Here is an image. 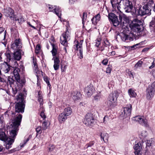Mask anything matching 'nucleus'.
I'll use <instances>...</instances> for the list:
<instances>
[{
	"instance_id": "f257e3e1",
	"label": "nucleus",
	"mask_w": 155,
	"mask_h": 155,
	"mask_svg": "<svg viewBox=\"0 0 155 155\" xmlns=\"http://www.w3.org/2000/svg\"><path fill=\"white\" fill-rule=\"evenodd\" d=\"M108 18L114 26L117 27V29L121 32L120 35L123 41L127 42L134 40L133 38L125 33V31H129V24L127 22L128 18L126 15L120 14L119 17L120 22L118 20L117 16L112 13L109 14Z\"/></svg>"
},
{
	"instance_id": "f03ea898",
	"label": "nucleus",
	"mask_w": 155,
	"mask_h": 155,
	"mask_svg": "<svg viewBox=\"0 0 155 155\" xmlns=\"http://www.w3.org/2000/svg\"><path fill=\"white\" fill-rule=\"evenodd\" d=\"M22 115L18 114L16 117L12 121V127L13 129H12L10 133V137L7 139L6 142V149H9L12 147L15 140L19 130L18 127L20 125L21 121Z\"/></svg>"
},
{
	"instance_id": "7ed1b4c3",
	"label": "nucleus",
	"mask_w": 155,
	"mask_h": 155,
	"mask_svg": "<svg viewBox=\"0 0 155 155\" xmlns=\"http://www.w3.org/2000/svg\"><path fill=\"white\" fill-rule=\"evenodd\" d=\"M111 4L114 9L121 12L120 9H124L126 12H131L132 15L135 14L136 9L133 8L132 3L128 0H111Z\"/></svg>"
},
{
	"instance_id": "20e7f679",
	"label": "nucleus",
	"mask_w": 155,
	"mask_h": 155,
	"mask_svg": "<svg viewBox=\"0 0 155 155\" xmlns=\"http://www.w3.org/2000/svg\"><path fill=\"white\" fill-rule=\"evenodd\" d=\"M25 95L21 93L17 95L15 101V111L18 113L24 112L25 105Z\"/></svg>"
},
{
	"instance_id": "39448f33",
	"label": "nucleus",
	"mask_w": 155,
	"mask_h": 155,
	"mask_svg": "<svg viewBox=\"0 0 155 155\" xmlns=\"http://www.w3.org/2000/svg\"><path fill=\"white\" fill-rule=\"evenodd\" d=\"M128 26L130 27L131 31L137 33H139L143 29L142 21L137 18L134 19L131 23L128 25Z\"/></svg>"
},
{
	"instance_id": "423d86ee",
	"label": "nucleus",
	"mask_w": 155,
	"mask_h": 155,
	"mask_svg": "<svg viewBox=\"0 0 155 155\" xmlns=\"http://www.w3.org/2000/svg\"><path fill=\"white\" fill-rule=\"evenodd\" d=\"M119 95V92L117 91H115L110 94L107 98L106 104L107 107L109 109H111L115 105L117 101V99Z\"/></svg>"
},
{
	"instance_id": "0eeeda50",
	"label": "nucleus",
	"mask_w": 155,
	"mask_h": 155,
	"mask_svg": "<svg viewBox=\"0 0 155 155\" xmlns=\"http://www.w3.org/2000/svg\"><path fill=\"white\" fill-rule=\"evenodd\" d=\"M2 11L6 16L9 17L12 20L17 21L19 23L24 21V18L22 17L20 18H17L16 16L14 14L13 10L10 7H8L4 8Z\"/></svg>"
},
{
	"instance_id": "6e6552de",
	"label": "nucleus",
	"mask_w": 155,
	"mask_h": 155,
	"mask_svg": "<svg viewBox=\"0 0 155 155\" xmlns=\"http://www.w3.org/2000/svg\"><path fill=\"white\" fill-rule=\"evenodd\" d=\"M150 7V5L146 4L142 7L140 8L139 9L136 10L135 15H144L147 14H150L151 11Z\"/></svg>"
},
{
	"instance_id": "1a4fd4ad",
	"label": "nucleus",
	"mask_w": 155,
	"mask_h": 155,
	"mask_svg": "<svg viewBox=\"0 0 155 155\" xmlns=\"http://www.w3.org/2000/svg\"><path fill=\"white\" fill-rule=\"evenodd\" d=\"M132 110V106L130 104L127 105L122 110L120 114V117L121 119H124L129 117Z\"/></svg>"
},
{
	"instance_id": "9d476101",
	"label": "nucleus",
	"mask_w": 155,
	"mask_h": 155,
	"mask_svg": "<svg viewBox=\"0 0 155 155\" xmlns=\"http://www.w3.org/2000/svg\"><path fill=\"white\" fill-rule=\"evenodd\" d=\"M95 121L93 114L88 113L85 116L83 123L87 126L90 127L93 125Z\"/></svg>"
},
{
	"instance_id": "9b49d317",
	"label": "nucleus",
	"mask_w": 155,
	"mask_h": 155,
	"mask_svg": "<svg viewBox=\"0 0 155 155\" xmlns=\"http://www.w3.org/2000/svg\"><path fill=\"white\" fill-rule=\"evenodd\" d=\"M83 41L81 40L80 42L78 41H74V45L73 46V48L75 50H78L79 48V53L80 54V56L79 58L81 59L83 58V50L82 48V45Z\"/></svg>"
},
{
	"instance_id": "f8f14e48",
	"label": "nucleus",
	"mask_w": 155,
	"mask_h": 155,
	"mask_svg": "<svg viewBox=\"0 0 155 155\" xmlns=\"http://www.w3.org/2000/svg\"><path fill=\"white\" fill-rule=\"evenodd\" d=\"M31 58L32 59V64L33 66V68H34L36 74V76L38 80L39 76L40 75L39 74L41 73L43 76V72L42 71H40L38 70V65L37 64V59L34 57H31Z\"/></svg>"
},
{
	"instance_id": "ddd939ff",
	"label": "nucleus",
	"mask_w": 155,
	"mask_h": 155,
	"mask_svg": "<svg viewBox=\"0 0 155 155\" xmlns=\"http://www.w3.org/2000/svg\"><path fill=\"white\" fill-rule=\"evenodd\" d=\"M155 92V83H153L151 85L149 86L147 88V97L150 99V98L153 97Z\"/></svg>"
},
{
	"instance_id": "4468645a",
	"label": "nucleus",
	"mask_w": 155,
	"mask_h": 155,
	"mask_svg": "<svg viewBox=\"0 0 155 155\" xmlns=\"http://www.w3.org/2000/svg\"><path fill=\"white\" fill-rule=\"evenodd\" d=\"M69 32L67 30L65 33L62 34V37L60 38V42L61 44L67 46V39L70 37Z\"/></svg>"
},
{
	"instance_id": "2eb2a0df",
	"label": "nucleus",
	"mask_w": 155,
	"mask_h": 155,
	"mask_svg": "<svg viewBox=\"0 0 155 155\" xmlns=\"http://www.w3.org/2000/svg\"><path fill=\"white\" fill-rule=\"evenodd\" d=\"M69 32L67 30L65 33L62 34V37L60 38V42L61 44L67 46V39L70 37Z\"/></svg>"
},
{
	"instance_id": "dca6fc26",
	"label": "nucleus",
	"mask_w": 155,
	"mask_h": 155,
	"mask_svg": "<svg viewBox=\"0 0 155 155\" xmlns=\"http://www.w3.org/2000/svg\"><path fill=\"white\" fill-rule=\"evenodd\" d=\"M13 58L12 59L13 61L12 66L16 67L18 65L17 61H19L21 58V53L18 51L14 52L13 54Z\"/></svg>"
},
{
	"instance_id": "f3484780",
	"label": "nucleus",
	"mask_w": 155,
	"mask_h": 155,
	"mask_svg": "<svg viewBox=\"0 0 155 155\" xmlns=\"http://www.w3.org/2000/svg\"><path fill=\"white\" fill-rule=\"evenodd\" d=\"M48 8L50 11L55 12V14L60 18H61V10L59 7L49 5Z\"/></svg>"
},
{
	"instance_id": "a211bd4d",
	"label": "nucleus",
	"mask_w": 155,
	"mask_h": 155,
	"mask_svg": "<svg viewBox=\"0 0 155 155\" xmlns=\"http://www.w3.org/2000/svg\"><path fill=\"white\" fill-rule=\"evenodd\" d=\"M134 120L138 122L139 124L143 126L146 127L149 126L147 120L144 117L140 116H136L134 117Z\"/></svg>"
},
{
	"instance_id": "6ab92c4d",
	"label": "nucleus",
	"mask_w": 155,
	"mask_h": 155,
	"mask_svg": "<svg viewBox=\"0 0 155 155\" xmlns=\"http://www.w3.org/2000/svg\"><path fill=\"white\" fill-rule=\"evenodd\" d=\"M20 71V70L18 68H16L14 69L13 74L16 81L19 83L21 84L24 83V81L20 79V77L19 73Z\"/></svg>"
},
{
	"instance_id": "aec40b11",
	"label": "nucleus",
	"mask_w": 155,
	"mask_h": 155,
	"mask_svg": "<svg viewBox=\"0 0 155 155\" xmlns=\"http://www.w3.org/2000/svg\"><path fill=\"white\" fill-rule=\"evenodd\" d=\"M4 54L7 61L9 62L10 64L12 66L13 61L12 59L13 58V54L10 51L8 50Z\"/></svg>"
},
{
	"instance_id": "412c9836",
	"label": "nucleus",
	"mask_w": 155,
	"mask_h": 155,
	"mask_svg": "<svg viewBox=\"0 0 155 155\" xmlns=\"http://www.w3.org/2000/svg\"><path fill=\"white\" fill-rule=\"evenodd\" d=\"M134 148L135 150V155H141V151L142 148L141 143H139L135 144Z\"/></svg>"
},
{
	"instance_id": "4be33fe9",
	"label": "nucleus",
	"mask_w": 155,
	"mask_h": 155,
	"mask_svg": "<svg viewBox=\"0 0 155 155\" xmlns=\"http://www.w3.org/2000/svg\"><path fill=\"white\" fill-rule=\"evenodd\" d=\"M29 140V138L28 137L27 139L25 141H24L23 143L22 144L21 143L20 147H18L17 148H14L10 150H9L8 151V153L9 154L12 153L16 151H18L20 150L21 149V148H22L24 147V145H25L28 141Z\"/></svg>"
},
{
	"instance_id": "5701e85b",
	"label": "nucleus",
	"mask_w": 155,
	"mask_h": 155,
	"mask_svg": "<svg viewBox=\"0 0 155 155\" xmlns=\"http://www.w3.org/2000/svg\"><path fill=\"white\" fill-rule=\"evenodd\" d=\"M53 59L54 61L53 67L54 70L57 71L59 68L60 61L59 58L56 56L54 57Z\"/></svg>"
},
{
	"instance_id": "b1692460",
	"label": "nucleus",
	"mask_w": 155,
	"mask_h": 155,
	"mask_svg": "<svg viewBox=\"0 0 155 155\" xmlns=\"http://www.w3.org/2000/svg\"><path fill=\"white\" fill-rule=\"evenodd\" d=\"M94 89L93 87L91 85L85 87L84 89V92L88 96H90L94 92Z\"/></svg>"
},
{
	"instance_id": "393cba45",
	"label": "nucleus",
	"mask_w": 155,
	"mask_h": 155,
	"mask_svg": "<svg viewBox=\"0 0 155 155\" xmlns=\"http://www.w3.org/2000/svg\"><path fill=\"white\" fill-rule=\"evenodd\" d=\"M68 117L66 114H65V113L62 112L60 114L58 117V120L59 122L62 123L64 122L68 118Z\"/></svg>"
},
{
	"instance_id": "a878e982",
	"label": "nucleus",
	"mask_w": 155,
	"mask_h": 155,
	"mask_svg": "<svg viewBox=\"0 0 155 155\" xmlns=\"http://www.w3.org/2000/svg\"><path fill=\"white\" fill-rule=\"evenodd\" d=\"M9 137L5 134V132L2 131H0V140L5 141V148H6V142Z\"/></svg>"
},
{
	"instance_id": "bb28decb",
	"label": "nucleus",
	"mask_w": 155,
	"mask_h": 155,
	"mask_svg": "<svg viewBox=\"0 0 155 155\" xmlns=\"http://www.w3.org/2000/svg\"><path fill=\"white\" fill-rule=\"evenodd\" d=\"M81 96V94L79 92L73 91L71 94V96L73 100L75 101L79 99Z\"/></svg>"
},
{
	"instance_id": "cd10ccee",
	"label": "nucleus",
	"mask_w": 155,
	"mask_h": 155,
	"mask_svg": "<svg viewBox=\"0 0 155 155\" xmlns=\"http://www.w3.org/2000/svg\"><path fill=\"white\" fill-rule=\"evenodd\" d=\"M101 18V16L98 14L95 16L93 18L91 19V21L92 23L94 25L97 24V23L99 21Z\"/></svg>"
},
{
	"instance_id": "c85d7f7f",
	"label": "nucleus",
	"mask_w": 155,
	"mask_h": 155,
	"mask_svg": "<svg viewBox=\"0 0 155 155\" xmlns=\"http://www.w3.org/2000/svg\"><path fill=\"white\" fill-rule=\"evenodd\" d=\"M63 112L69 116L71 114L72 111L71 107H68L65 108Z\"/></svg>"
},
{
	"instance_id": "c756f323",
	"label": "nucleus",
	"mask_w": 155,
	"mask_h": 155,
	"mask_svg": "<svg viewBox=\"0 0 155 155\" xmlns=\"http://www.w3.org/2000/svg\"><path fill=\"white\" fill-rule=\"evenodd\" d=\"M16 45L17 46H18V49H20L22 47V43L20 39H18L15 40L14 42V45Z\"/></svg>"
},
{
	"instance_id": "7c9ffc66",
	"label": "nucleus",
	"mask_w": 155,
	"mask_h": 155,
	"mask_svg": "<svg viewBox=\"0 0 155 155\" xmlns=\"http://www.w3.org/2000/svg\"><path fill=\"white\" fill-rule=\"evenodd\" d=\"M12 67L9 65H7L5 68L2 69L3 71L5 74L8 73L9 72H12V71H10V70Z\"/></svg>"
},
{
	"instance_id": "2f4dec72",
	"label": "nucleus",
	"mask_w": 155,
	"mask_h": 155,
	"mask_svg": "<svg viewBox=\"0 0 155 155\" xmlns=\"http://www.w3.org/2000/svg\"><path fill=\"white\" fill-rule=\"evenodd\" d=\"M128 93L130 97H135L137 95V94L135 91L131 88L128 90Z\"/></svg>"
},
{
	"instance_id": "473e14b6",
	"label": "nucleus",
	"mask_w": 155,
	"mask_h": 155,
	"mask_svg": "<svg viewBox=\"0 0 155 155\" xmlns=\"http://www.w3.org/2000/svg\"><path fill=\"white\" fill-rule=\"evenodd\" d=\"M101 138L105 142H107L108 141V134L107 133L105 134H101Z\"/></svg>"
},
{
	"instance_id": "72a5a7b5",
	"label": "nucleus",
	"mask_w": 155,
	"mask_h": 155,
	"mask_svg": "<svg viewBox=\"0 0 155 155\" xmlns=\"http://www.w3.org/2000/svg\"><path fill=\"white\" fill-rule=\"evenodd\" d=\"M52 47V50L51 51L52 54L53 56H55L57 52V49L55 45L51 44Z\"/></svg>"
},
{
	"instance_id": "f704fd0d",
	"label": "nucleus",
	"mask_w": 155,
	"mask_h": 155,
	"mask_svg": "<svg viewBox=\"0 0 155 155\" xmlns=\"http://www.w3.org/2000/svg\"><path fill=\"white\" fill-rule=\"evenodd\" d=\"M40 111L41 112L40 113V116L42 118L44 119L46 118V117L44 113L45 110L43 107H40Z\"/></svg>"
},
{
	"instance_id": "c9c22d12",
	"label": "nucleus",
	"mask_w": 155,
	"mask_h": 155,
	"mask_svg": "<svg viewBox=\"0 0 155 155\" xmlns=\"http://www.w3.org/2000/svg\"><path fill=\"white\" fill-rule=\"evenodd\" d=\"M6 35V31L5 30L3 33L0 34V40L5 41Z\"/></svg>"
},
{
	"instance_id": "e433bc0d",
	"label": "nucleus",
	"mask_w": 155,
	"mask_h": 155,
	"mask_svg": "<svg viewBox=\"0 0 155 155\" xmlns=\"http://www.w3.org/2000/svg\"><path fill=\"white\" fill-rule=\"evenodd\" d=\"M41 51V46L40 44H38L36 47L35 53L36 54H39Z\"/></svg>"
},
{
	"instance_id": "4c0bfd02",
	"label": "nucleus",
	"mask_w": 155,
	"mask_h": 155,
	"mask_svg": "<svg viewBox=\"0 0 155 155\" xmlns=\"http://www.w3.org/2000/svg\"><path fill=\"white\" fill-rule=\"evenodd\" d=\"M43 78L44 81L47 84L48 86V87H50L51 86V85L49 82L50 79L47 76H44Z\"/></svg>"
},
{
	"instance_id": "58836bf2",
	"label": "nucleus",
	"mask_w": 155,
	"mask_h": 155,
	"mask_svg": "<svg viewBox=\"0 0 155 155\" xmlns=\"http://www.w3.org/2000/svg\"><path fill=\"white\" fill-rule=\"evenodd\" d=\"M143 62L141 61H139L135 65L134 68L136 69L139 67H140L143 64Z\"/></svg>"
},
{
	"instance_id": "ea45409f",
	"label": "nucleus",
	"mask_w": 155,
	"mask_h": 155,
	"mask_svg": "<svg viewBox=\"0 0 155 155\" xmlns=\"http://www.w3.org/2000/svg\"><path fill=\"white\" fill-rule=\"evenodd\" d=\"M87 13L85 12H83V16L82 17V24L83 25V26L84 25V20H85L86 19V18H87Z\"/></svg>"
},
{
	"instance_id": "a19ab883",
	"label": "nucleus",
	"mask_w": 155,
	"mask_h": 155,
	"mask_svg": "<svg viewBox=\"0 0 155 155\" xmlns=\"http://www.w3.org/2000/svg\"><path fill=\"white\" fill-rule=\"evenodd\" d=\"M147 135V133L145 130L142 131L140 134V135L143 137H146Z\"/></svg>"
},
{
	"instance_id": "79ce46f5",
	"label": "nucleus",
	"mask_w": 155,
	"mask_h": 155,
	"mask_svg": "<svg viewBox=\"0 0 155 155\" xmlns=\"http://www.w3.org/2000/svg\"><path fill=\"white\" fill-rule=\"evenodd\" d=\"M94 141H91L89 143L86 145L85 146V147L87 148L89 147H91L94 144Z\"/></svg>"
},
{
	"instance_id": "37998d69",
	"label": "nucleus",
	"mask_w": 155,
	"mask_h": 155,
	"mask_svg": "<svg viewBox=\"0 0 155 155\" xmlns=\"http://www.w3.org/2000/svg\"><path fill=\"white\" fill-rule=\"evenodd\" d=\"M143 2L146 3V4H147L150 5H151L153 3V0H143Z\"/></svg>"
},
{
	"instance_id": "c03bdc74",
	"label": "nucleus",
	"mask_w": 155,
	"mask_h": 155,
	"mask_svg": "<svg viewBox=\"0 0 155 155\" xmlns=\"http://www.w3.org/2000/svg\"><path fill=\"white\" fill-rule=\"evenodd\" d=\"M14 43H13L11 45V48H12L15 50H20V49H18V46H17L16 44L15 45H14Z\"/></svg>"
},
{
	"instance_id": "a18cd8bd",
	"label": "nucleus",
	"mask_w": 155,
	"mask_h": 155,
	"mask_svg": "<svg viewBox=\"0 0 155 155\" xmlns=\"http://www.w3.org/2000/svg\"><path fill=\"white\" fill-rule=\"evenodd\" d=\"M42 129L40 126H38L36 128V130L37 133L41 134L42 133Z\"/></svg>"
},
{
	"instance_id": "49530a36",
	"label": "nucleus",
	"mask_w": 155,
	"mask_h": 155,
	"mask_svg": "<svg viewBox=\"0 0 155 155\" xmlns=\"http://www.w3.org/2000/svg\"><path fill=\"white\" fill-rule=\"evenodd\" d=\"M38 101L39 102L40 104V107H43V103H42L43 101V97H38Z\"/></svg>"
},
{
	"instance_id": "de8ad7c7",
	"label": "nucleus",
	"mask_w": 155,
	"mask_h": 155,
	"mask_svg": "<svg viewBox=\"0 0 155 155\" xmlns=\"http://www.w3.org/2000/svg\"><path fill=\"white\" fill-rule=\"evenodd\" d=\"M47 128V123L45 121H44L42 124V129L44 130H45Z\"/></svg>"
},
{
	"instance_id": "09e8293b",
	"label": "nucleus",
	"mask_w": 155,
	"mask_h": 155,
	"mask_svg": "<svg viewBox=\"0 0 155 155\" xmlns=\"http://www.w3.org/2000/svg\"><path fill=\"white\" fill-rule=\"evenodd\" d=\"M67 65H63L62 64L61 65V69L62 72H64L66 68Z\"/></svg>"
},
{
	"instance_id": "8fccbe9b",
	"label": "nucleus",
	"mask_w": 155,
	"mask_h": 155,
	"mask_svg": "<svg viewBox=\"0 0 155 155\" xmlns=\"http://www.w3.org/2000/svg\"><path fill=\"white\" fill-rule=\"evenodd\" d=\"M12 95L13 96H15V94L17 93V89L16 88H12Z\"/></svg>"
},
{
	"instance_id": "3c124183",
	"label": "nucleus",
	"mask_w": 155,
	"mask_h": 155,
	"mask_svg": "<svg viewBox=\"0 0 155 155\" xmlns=\"http://www.w3.org/2000/svg\"><path fill=\"white\" fill-rule=\"evenodd\" d=\"M55 148L54 145H52L48 147V149L49 151L51 152Z\"/></svg>"
},
{
	"instance_id": "603ef678",
	"label": "nucleus",
	"mask_w": 155,
	"mask_h": 155,
	"mask_svg": "<svg viewBox=\"0 0 155 155\" xmlns=\"http://www.w3.org/2000/svg\"><path fill=\"white\" fill-rule=\"evenodd\" d=\"M108 62V60L107 59H105L102 61V63L104 65H106L107 64Z\"/></svg>"
},
{
	"instance_id": "864d4df0",
	"label": "nucleus",
	"mask_w": 155,
	"mask_h": 155,
	"mask_svg": "<svg viewBox=\"0 0 155 155\" xmlns=\"http://www.w3.org/2000/svg\"><path fill=\"white\" fill-rule=\"evenodd\" d=\"M8 81L9 82V83L10 84H12L13 83L14 81L13 79L10 77H8Z\"/></svg>"
},
{
	"instance_id": "5fc2aeb1",
	"label": "nucleus",
	"mask_w": 155,
	"mask_h": 155,
	"mask_svg": "<svg viewBox=\"0 0 155 155\" xmlns=\"http://www.w3.org/2000/svg\"><path fill=\"white\" fill-rule=\"evenodd\" d=\"M111 69L110 67H108L106 69V72L107 73H110L111 71Z\"/></svg>"
},
{
	"instance_id": "6e6d98bb",
	"label": "nucleus",
	"mask_w": 155,
	"mask_h": 155,
	"mask_svg": "<svg viewBox=\"0 0 155 155\" xmlns=\"http://www.w3.org/2000/svg\"><path fill=\"white\" fill-rule=\"evenodd\" d=\"M151 141L150 140H148L146 143V146L150 147L151 145Z\"/></svg>"
},
{
	"instance_id": "4d7b16f0",
	"label": "nucleus",
	"mask_w": 155,
	"mask_h": 155,
	"mask_svg": "<svg viewBox=\"0 0 155 155\" xmlns=\"http://www.w3.org/2000/svg\"><path fill=\"white\" fill-rule=\"evenodd\" d=\"M101 42L99 40H97L96 42L95 46L98 47L99 46V45L100 44Z\"/></svg>"
},
{
	"instance_id": "13d9d810",
	"label": "nucleus",
	"mask_w": 155,
	"mask_h": 155,
	"mask_svg": "<svg viewBox=\"0 0 155 155\" xmlns=\"http://www.w3.org/2000/svg\"><path fill=\"white\" fill-rule=\"evenodd\" d=\"M155 66V64L153 61L152 63V65L149 67V68L150 69L153 68Z\"/></svg>"
},
{
	"instance_id": "bf43d9fd",
	"label": "nucleus",
	"mask_w": 155,
	"mask_h": 155,
	"mask_svg": "<svg viewBox=\"0 0 155 155\" xmlns=\"http://www.w3.org/2000/svg\"><path fill=\"white\" fill-rule=\"evenodd\" d=\"M41 93V92L40 91L38 92V97H43Z\"/></svg>"
},
{
	"instance_id": "052dcab7",
	"label": "nucleus",
	"mask_w": 155,
	"mask_h": 155,
	"mask_svg": "<svg viewBox=\"0 0 155 155\" xmlns=\"http://www.w3.org/2000/svg\"><path fill=\"white\" fill-rule=\"evenodd\" d=\"M4 28L2 27H0V34L3 33L4 31Z\"/></svg>"
},
{
	"instance_id": "680f3d73",
	"label": "nucleus",
	"mask_w": 155,
	"mask_h": 155,
	"mask_svg": "<svg viewBox=\"0 0 155 155\" xmlns=\"http://www.w3.org/2000/svg\"><path fill=\"white\" fill-rule=\"evenodd\" d=\"M100 98L99 95H97L95 97L94 99L96 101H97Z\"/></svg>"
},
{
	"instance_id": "e2e57ef3",
	"label": "nucleus",
	"mask_w": 155,
	"mask_h": 155,
	"mask_svg": "<svg viewBox=\"0 0 155 155\" xmlns=\"http://www.w3.org/2000/svg\"><path fill=\"white\" fill-rule=\"evenodd\" d=\"M138 45V44H136V45H133L132 46H131L130 47V48H131V49H135V48H136V46H137V45Z\"/></svg>"
},
{
	"instance_id": "0e129e2a",
	"label": "nucleus",
	"mask_w": 155,
	"mask_h": 155,
	"mask_svg": "<svg viewBox=\"0 0 155 155\" xmlns=\"http://www.w3.org/2000/svg\"><path fill=\"white\" fill-rule=\"evenodd\" d=\"M52 103L51 102H50L48 103V105L50 108H51L52 107Z\"/></svg>"
},
{
	"instance_id": "69168bd1",
	"label": "nucleus",
	"mask_w": 155,
	"mask_h": 155,
	"mask_svg": "<svg viewBox=\"0 0 155 155\" xmlns=\"http://www.w3.org/2000/svg\"><path fill=\"white\" fill-rule=\"evenodd\" d=\"M115 54V51H112L110 53V55H114Z\"/></svg>"
},
{
	"instance_id": "338daca9",
	"label": "nucleus",
	"mask_w": 155,
	"mask_h": 155,
	"mask_svg": "<svg viewBox=\"0 0 155 155\" xmlns=\"http://www.w3.org/2000/svg\"><path fill=\"white\" fill-rule=\"evenodd\" d=\"M111 84L112 85H113V84H114V82L113 81H111L110 82V83H109L108 84V86L109 87H110V84Z\"/></svg>"
},
{
	"instance_id": "774afa93",
	"label": "nucleus",
	"mask_w": 155,
	"mask_h": 155,
	"mask_svg": "<svg viewBox=\"0 0 155 155\" xmlns=\"http://www.w3.org/2000/svg\"><path fill=\"white\" fill-rule=\"evenodd\" d=\"M64 47L63 48V49L64 50L65 52L66 53L67 52L66 47L68 46V45L67 46H64Z\"/></svg>"
}]
</instances>
